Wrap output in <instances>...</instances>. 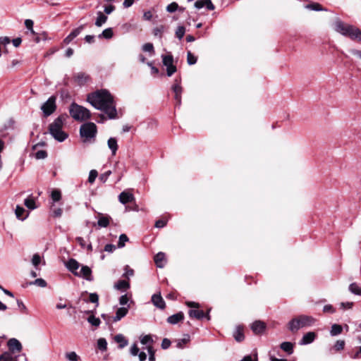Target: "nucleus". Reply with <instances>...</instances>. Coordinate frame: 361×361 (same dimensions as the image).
Here are the masks:
<instances>
[{"instance_id": "nucleus-62", "label": "nucleus", "mask_w": 361, "mask_h": 361, "mask_svg": "<svg viewBox=\"0 0 361 361\" xmlns=\"http://www.w3.org/2000/svg\"><path fill=\"white\" fill-rule=\"evenodd\" d=\"M166 73L168 76H171L176 71V67L173 65L166 67Z\"/></svg>"}, {"instance_id": "nucleus-45", "label": "nucleus", "mask_w": 361, "mask_h": 361, "mask_svg": "<svg viewBox=\"0 0 361 361\" xmlns=\"http://www.w3.org/2000/svg\"><path fill=\"white\" fill-rule=\"evenodd\" d=\"M51 197L54 202H58L61 198V193L58 190H54L51 192Z\"/></svg>"}, {"instance_id": "nucleus-7", "label": "nucleus", "mask_w": 361, "mask_h": 361, "mask_svg": "<svg viewBox=\"0 0 361 361\" xmlns=\"http://www.w3.org/2000/svg\"><path fill=\"white\" fill-rule=\"evenodd\" d=\"M56 97L55 96H51L42 105L41 110L45 117L51 115L56 111Z\"/></svg>"}, {"instance_id": "nucleus-27", "label": "nucleus", "mask_w": 361, "mask_h": 361, "mask_svg": "<svg viewBox=\"0 0 361 361\" xmlns=\"http://www.w3.org/2000/svg\"><path fill=\"white\" fill-rule=\"evenodd\" d=\"M108 18L102 11L97 13V18L95 21V25L97 27H101L107 20Z\"/></svg>"}, {"instance_id": "nucleus-23", "label": "nucleus", "mask_w": 361, "mask_h": 361, "mask_svg": "<svg viewBox=\"0 0 361 361\" xmlns=\"http://www.w3.org/2000/svg\"><path fill=\"white\" fill-rule=\"evenodd\" d=\"M154 262L157 267L162 268L164 266V261L165 259V255L164 252H159L154 256Z\"/></svg>"}, {"instance_id": "nucleus-3", "label": "nucleus", "mask_w": 361, "mask_h": 361, "mask_svg": "<svg viewBox=\"0 0 361 361\" xmlns=\"http://www.w3.org/2000/svg\"><path fill=\"white\" fill-rule=\"evenodd\" d=\"M335 30L353 40L361 41V30L353 25L345 24L341 20L336 21Z\"/></svg>"}, {"instance_id": "nucleus-11", "label": "nucleus", "mask_w": 361, "mask_h": 361, "mask_svg": "<svg viewBox=\"0 0 361 361\" xmlns=\"http://www.w3.org/2000/svg\"><path fill=\"white\" fill-rule=\"evenodd\" d=\"M66 268L71 271L75 276L78 275V269L80 267L79 262L75 259H70L66 263Z\"/></svg>"}, {"instance_id": "nucleus-6", "label": "nucleus", "mask_w": 361, "mask_h": 361, "mask_svg": "<svg viewBox=\"0 0 361 361\" xmlns=\"http://www.w3.org/2000/svg\"><path fill=\"white\" fill-rule=\"evenodd\" d=\"M97 133V126L92 122L82 124L80 128V135L83 142H93Z\"/></svg>"}, {"instance_id": "nucleus-35", "label": "nucleus", "mask_w": 361, "mask_h": 361, "mask_svg": "<svg viewBox=\"0 0 361 361\" xmlns=\"http://www.w3.org/2000/svg\"><path fill=\"white\" fill-rule=\"evenodd\" d=\"M162 61H163V64L166 67L173 65V59L171 55L162 56Z\"/></svg>"}, {"instance_id": "nucleus-31", "label": "nucleus", "mask_w": 361, "mask_h": 361, "mask_svg": "<svg viewBox=\"0 0 361 361\" xmlns=\"http://www.w3.org/2000/svg\"><path fill=\"white\" fill-rule=\"evenodd\" d=\"M113 30L112 28L109 27L102 31V32L99 35V38H105V39H111L113 37Z\"/></svg>"}, {"instance_id": "nucleus-64", "label": "nucleus", "mask_w": 361, "mask_h": 361, "mask_svg": "<svg viewBox=\"0 0 361 361\" xmlns=\"http://www.w3.org/2000/svg\"><path fill=\"white\" fill-rule=\"evenodd\" d=\"M240 361H257V355L255 357H252L251 355L245 356Z\"/></svg>"}, {"instance_id": "nucleus-8", "label": "nucleus", "mask_w": 361, "mask_h": 361, "mask_svg": "<svg viewBox=\"0 0 361 361\" xmlns=\"http://www.w3.org/2000/svg\"><path fill=\"white\" fill-rule=\"evenodd\" d=\"M151 301L156 307L160 310H164L166 307L165 301L161 297L160 292L152 295Z\"/></svg>"}, {"instance_id": "nucleus-25", "label": "nucleus", "mask_w": 361, "mask_h": 361, "mask_svg": "<svg viewBox=\"0 0 361 361\" xmlns=\"http://www.w3.org/2000/svg\"><path fill=\"white\" fill-rule=\"evenodd\" d=\"M190 341V336L189 334H185L184 338L176 341V347L180 349L185 348V345Z\"/></svg>"}, {"instance_id": "nucleus-20", "label": "nucleus", "mask_w": 361, "mask_h": 361, "mask_svg": "<svg viewBox=\"0 0 361 361\" xmlns=\"http://www.w3.org/2000/svg\"><path fill=\"white\" fill-rule=\"evenodd\" d=\"M114 341L118 344V348L122 349L128 345V341L123 334H117L114 336Z\"/></svg>"}, {"instance_id": "nucleus-13", "label": "nucleus", "mask_w": 361, "mask_h": 361, "mask_svg": "<svg viewBox=\"0 0 361 361\" xmlns=\"http://www.w3.org/2000/svg\"><path fill=\"white\" fill-rule=\"evenodd\" d=\"M77 276L82 277L89 281H92L93 280L92 270L87 266H82L80 271L78 272V275Z\"/></svg>"}, {"instance_id": "nucleus-32", "label": "nucleus", "mask_w": 361, "mask_h": 361, "mask_svg": "<svg viewBox=\"0 0 361 361\" xmlns=\"http://www.w3.org/2000/svg\"><path fill=\"white\" fill-rule=\"evenodd\" d=\"M349 290L355 295H361V288L356 283L350 284Z\"/></svg>"}, {"instance_id": "nucleus-33", "label": "nucleus", "mask_w": 361, "mask_h": 361, "mask_svg": "<svg viewBox=\"0 0 361 361\" xmlns=\"http://www.w3.org/2000/svg\"><path fill=\"white\" fill-rule=\"evenodd\" d=\"M65 357L69 361H80V357L73 351L66 353Z\"/></svg>"}, {"instance_id": "nucleus-40", "label": "nucleus", "mask_w": 361, "mask_h": 361, "mask_svg": "<svg viewBox=\"0 0 361 361\" xmlns=\"http://www.w3.org/2000/svg\"><path fill=\"white\" fill-rule=\"evenodd\" d=\"M128 241V238L126 234H121L119 236L118 247L121 248L125 246V243Z\"/></svg>"}, {"instance_id": "nucleus-38", "label": "nucleus", "mask_w": 361, "mask_h": 361, "mask_svg": "<svg viewBox=\"0 0 361 361\" xmlns=\"http://www.w3.org/2000/svg\"><path fill=\"white\" fill-rule=\"evenodd\" d=\"M0 361H16L11 353L5 352L0 355Z\"/></svg>"}, {"instance_id": "nucleus-44", "label": "nucleus", "mask_w": 361, "mask_h": 361, "mask_svg": "<svg viewBox=\"0 0 361 361\" xmlns=\"http://www.w3.org/2000/svg\"><path fill=\"white\" fill-rule=\"evenodd\" d=\"M197 57L194 56L190 51L187 54V62L189 65H194L197 62Z\"/></svg>"}, {"instance_id": "nucleus-14", "label": "nucleus", "mask_w": 361, "mask_h": 361, "mask_svg": "<svg viewBox=\"0 0 361 361\" xmlns=\"http://www.w3.org/2000/svg\"><path fill=\"white\" fill-rule=\"evenodd\" d=\"M8 347L11 352L17 351L20 352L22 350V345L20 342L16 338H11L7 343Z\"/></svg>"}, {"instance_id": "nucleus-46", "label": "nucleus", "mask_w": 361, "mask_h": 361, "mask_svg": "<svg viewBox=\"0 0 361 361\" xmlns=\"http://www.w3.org/2000/svg\"><path fill=\"white\" fill-rule=\"evenodd\" d=\"M307 8L316 11H323L322 6L319 3H312L308 4Z\"/></svg>"}, {"instance_id": "nucleus-60", "label": "nucleus", "mask_w": 361, "mask_h": 361, "mask_svg": "<svg viewBox=\"0 0 361 361\" xmlns=\"http://www.w3.org/2000/svg\"><path fill=\"white\" fill-rule=\"evenodd\" d=\"M139 348L137 347V344L136 343H134L130 349V354L133 355V356H136L137 355L138 353H139Z\"/></svg>"}, {"instance_id": "nucleus-55", "label": "nucleus", "mask_w": 361, "mask_h": 361, "mask_svg": "<svg viewBox=\"0 0 361 361\" xmlns=\"http://www.w3.org/2000/svg\"><path fill=\"white\" fill-rule=\"evenodd\" d=\"M134 274L133 269H130L129 266L126 265L125 267V273L123 274V277L129 278L130 276H133Z\"/></svg>"}, {"instance_id": "nucleus-53", "label": "nucleus", "mask_w": 361, "mask_h": 361, "mask_svg": "<svg viewBox=\"0 0 361 361\" xmlns=\"http://www.w3.org/2000/svg\"><path fill=\"white\" fill-rule=\"evenodd\" d=\"M85 27V25H82L80 26H79L78 27L74 29L71 33L70 35L73 37H76L78 35H80V33L82 32V30L84 29Z\"/></svg>"}, {"instance_id": "nucleus-63", "label": "nucleus", "mask_w": 361, "mask_h": 361, "mask_svg": "<svg viewBox=\"0 0 361 361\" xmlns=\"http://www.w3.org/2000/svg\"><path fill=\"white\" fill-rule=\"evenodd\" d=\"M111 171H107L100 176L99 179L101 180V181L104 183L106 181V180L108 179V178L111 175Z\"/></svg>"}, {"instance_id": "nucleus-24", "label": "nucleus", "mask_w": 361, "mask_h": 361, "mask_svg": "<svg viewBox=\"0 0 361 361\" xmlns=\"http://www.w3.org/2000/svg\"><path fill=\"white\" fill-rule=\"evenodd\" d=\"M107 145L109 148L111 149L112 155H115L118 150L117 140L114 137H110L108 140Z\"/></svg>"}, {"instance_id": "nucleus-61", "label": "nucleus", "mask_w": 361, "mask_h": 361, "mask_svg": "<svg viewBox=\"0 0 361 361\" xmlns=\"http://www.w3.org/2000/svg\"><path fill=\"white\" fill-rule=\"evenodd\" d=\"M204 5L206 6L207 9L209 11H213L215 9L214 5L212 4L211 0H204Z\"/></svg>"}, {"instance_id": "nucleus-36", "label": "nucleus", "mask_w": 361, "mask_h": 361, "mask_svg": "<svg viewBox=\"0 0 361 361\" xmlns=\"http://www.w3.org/2000/svg\"><path fill=\"white\" fill-rule=\"evenodd\" d=\"M140 343L143 345H147L148 343L152 345L154 343V341L151 335H145L140 337Z\"/></svg>"}, {"instance_id": "nucleus-9", "label": "nucleus", "mask_w": 361, "mask_h": 361, "mask_svg": "<svg viewBox=\"0 0 361 361\" xmlns=\"http://www.w3.org/2000/svg\"><path fill=\"white\" fill-rule=\"evenodd\" d=\"M189 317L191 318H195L197 319H202L203 318H207L208 320L210 319V316L209 312L204 313L203 310H190L188 311Z\"/></svg>"}, {"instance_id": "nucleus-43", "label": "nucleus", "mask_w": 361, "mask_h": 361, "mask_svg": "<svg viewBox=\"0 0 361 361\" xmlns=\"http://www.w3.org/2000/svg\"><path fill=\"white\" fill-rule=\"evenodd\" d=\"M185 32V28L182 25L178 26L176 30V36L179 39H181L183 37Z\"/></svg>"}, {"instance_id": "nucleus-16", "label": "nucleus", "mask_w": 361, "mask_h": 361, "mask_svg": "<svg viewBox=\"0 0 361 361\" xmlns=\"http://www.w3.org/2000/svg\"><path fill=\"white\" fill-rule=\"evenodd\" d=\"M118 200L121 203L126 204L132 202L135 200V197L132 193L123 191L119 195Z\"/></svg>"}, {"instance_id": "nucleus-37", "label": "nucleus", "mask_w": 361, "mask_h": 361, "mask_svg": "<svg viewBox=\"0 0 361 361\" xmlns=\"http://www.w3.org/2000/svg\"><path fill=\"white\" fill-rule=\"evenodd\" d=\"M24 204L26 207L30 209H34L36 208L35 200L32 197H27L25 200Z\"/></svg>"}, {"instance_id": "nucleus-22", "label": "nucleus", "mask_w": 361, "mask_h": 361, "mask_svg": "<svg viewBox=\"0 0 361 361\" xmlns=\"http://www.w3.org/2000/svg\"><path fill=\"white\" fill-rule=\"evenodd\" d=\"M233 337L235 340L238 342H241L244 340L245 336L243 334V328L240 326H238L234 332H233Z\"/></svg>"}, {"instance_id": "nucleus-26", "label": "nucleus", "mask_w": 361, "mask_h": 361, "mask_svg": "<svg viewBox=\"0 0 361 361\" xmlns=\"http://www.w3.org/2000/svg\"><path fill=\"white\" fill-rule=\"evenodd\" d=\"M280 348L288 355H291L293 353V344L290 342H283L280 345Z\"/></svg>"}, {"instance_id": "nucleus-4", "label": "nucleus", "mask_w": 361, "mask_h": 361, "mask_svg": "<svg viewBox=\"0 0 361 361\" xmlns=\"http://www.w3.org/2000/svg\"><path fill=\"white\" fill-rule=\"evenodd\" d=\"M315 322V319L311 316L300 315L293 318L288 323V329L292 332H295L300 329L310 326Z\"/></svg>"}, {"instance_id": "nucleus-15", "label": "nucleus", "mask_w": 361, "mask_h": 361, "mask_svg": "<svg viewBox=\"0 0 361 361\" xmlns=\"http://www.w3.org/2000/svg\"><path fill=\"white\" fill-rule=\"evenodd\" d=\"M184 314L183 312H178L176 314H174L170 317H169L166 319L167 322L170 324H177L178 323L183 322L184 319Z\"/></svg>"}, {"instance_id": "nucleus-54", "label": "nucleus", "mask_w": 361, "mask_h": 361, "mask_svg": "<svg viewBox=\"0 0 361 361\" xmlns=\"http://www.w3.org/2000/svg\"><path fill=\"white\" fill-rule=\"evenodd\" d=\"M47 157V152L45 150H39L35 153V158L37 159H45Z\"/></svg>"}, {"instance_id": "nucleus-47", "label": "nucleus", "mask_w": 361, "mask_h": 361, "mask_svg": "<svg viewBox=\"0 0 361 361\" xmlns=\"http://www.w3.org/2000/svg\"><path fill=\"white\" fill-rule=\"evenodd\" d=\"M89 301L95 303L96 306L99 305V295L96 293H90Z\"/></svg>"}, {"instance_id": "nucleus-2", "label": "nucleus", "mask_w": 361, "mask_h": 361, "mask_svg": "<svg viewBox=\"0 0 361 361\" xmlns=\"http://www.w3.org/2000/svg\"><path fill=\"white\" fill-rule=\"evenodd\" d=\"M65 119V116L61 115L57 117L49 126V133L56 140L59 142L64 141L68 136V134L62 130Z\"/></svg>"}, {"instance_id": "nucleus-5", "label": "nucleus", "mask_w": 361, "mask_h": 361, "mask_svg": "<svg viewBox=\"0 0 361 361\" xmlns=\"http://www.w3.org/2000/svg\"><path fill=\"white\" fill-rule=\"evenodd\" d=\"M70 115L75 121H82L87 120L91 116V113L87 108L73 102L69 107Z\"/></svg>"}, {"instance_id": "nucleus-57", "label": "nucleus", "mask_w": 361, "mask_h": 361, "mask_svg": "<svg viewBox=\"0 0 361 361\" xmlns=\"http://www.w3.org/2000/svg\"><path fill=\"white\" fill-rule=\"evenodd\" d=\"M164 25H161L159 27H157L154 28L153 34L155 36H159L161 37V34L164 32Z\"/></svg>"}, {"instance_id": "nucleus-30", "label": "nucleus", "mask_w": 361, "mask_h": 361, "mask_svg": "<svg viewBox=\"0 0 361 361\" xmlns=\"http://www.w3.org/2000/svg\"><path fill=\"white\" fill-rule=\"evenodd\" d=\"M25 212V209L23 207H20L19 205H17L15 214L16 217L20 220H24L26 219L27 214L26 216H24V213Z\"/></svg>"}, {"instance_id": "nucleus-21", "label": "nucleus", "mask_w": 361, "mask_h": 361, "mask_svg": "<svg viewBox=\"0 0 361 361\" xmlns=\"http://www.w3.org/2000/svg\"><path fill=\"white\" fill-rule=\"evenodd\" d=\"M89 78V75L82 72L78 73L74 76L75 81L80 85L86 83Z\"/></svg>"}, {"instance_id": "nucleus-29", "label": "nucleus", "mask_w": 361, "mask_h": 361, "mask_svg": "<svg viewBox=\"0 0 361 361\" xmlns=\"http://www.w3.org/2000/svg\"><path fill=\"white\" fill-rule=\"evenodd\" d=\"M114 288L117 290H126L130 288V283L125 280H119L115 283Z\"/></svg>"}, {"instance_id": "nucleus-58", "label": "nucleus", "mask_w": 361, "mask_h": 361, "mask_svg": "<svg viewBox=\"0 0 361 361\" xmlns=\"http://www.w3.org/2000/svg\"><path fill=\"white\" fill-rule=\"evenodd\" d=\"M171 341L169 338H165L162 340L161 346L162 349L166 350L171 346Z\"/></svg>"}, {"instance_id": "nucleus-18", "label": "nucleus", "mask_w": 361, "mask_h": 361, "mask_svg": "<svg viewBox=\"0 0 361 361\" xmlns=\"http://www.w3.org/2000/svg\"><path fill=\"white\" fill-rule=\"evenodd\" d=\"M172 90L175 93V99L176 101V105H178L180 106V103H181V93H182V87L180 85V84L178 82H176L173 86H172Z\"/></svg>"}, {"instance_id": "nucleus-51", "label": "nucleus", "mask_w": 361, "mask_h": 361, "mask_svg": "<svg viewBox=\"0 0 361 361\" xmlns=\"http://www.w3.org/2000/svg\"><path fill=\"white\" fill-rule=\"evenodd\" d=\"M142 50L144 51L150 52V53H152V54L154 53V46H153V44L152 43H146V44H145L142 46Z\"/></svg>"}, {"instance_id": "nucleus-19", "label": "nucleus", "mask_w": 361, "mask_h": 361, "mask_svg": "<svg viewBox=\"0 0 361 361\" xmlns=\"http://www.w3.org/2000/svg\"><path fill=\"white\" fill-rule=\"evenodd\" d=\"M128 312V307H120L116 310V315L112 318L114 322H116L124 317Z\"/></svg>"}, {"instance_id": "nucleus-12", "label": "nucleus", "mask_w": 361, "mask_h": 361, "mask_svg": "<svg viewBox=\"0 0 361 361\" xmlns=\"http://www.w3.org/2000/svg\"><path fill=\"white\" fill-rule=\"evenodd\" d=\"M111 221V217L109 215H104L102 213H98L97 225L99 228H106Z\"/></svg>"}, {"instance_id": "nucleus-10", "label": "nucleus", "mask_w": 361, "mask_h": 361, "mask_svg": "<svg viewBox=\"0 0 361 361\" xmlns=\"http://www.w3.org/2000/svg\"><path fill=\"white\" fill-rule=\"evenodd\" d=\"M251 329L255 334H262L266 329V324L262 321H255L252 324Z\"/></svg>"}, {"instance_id": "nucleus-39", "label": "nucleus", "mask_w": 361, "mask_h": 361, "mask_svg": "<svg viewBox=\"0 0 361 361\" xmlns=\"http://www.w3.org/2000/svg\"><path fill=\"white\" fill-rule=\"evenodd\" d=\"M30 285H35L42 288H44L47 286V283L46 281L43 279H37L34 281L30 283Z\"/></svg>"}, {"instance_id": "nucleus-1", "label": "nucleus", "mask_w": 361, "mask_h": 361, "mask_svg": "<svg viewBox=\"0 0 361 361\" xmlns=\"http://www.w3.org/2000/svg\"><path fill=\"white\" fill-rule=\"evenodd\" d=\"M87 101L95 109L102 111L109 119L117 116L116 104L113 96L106 89L97 90L87 94Z\"/></svg>"}, {"instance_id": "nucleus-59", "label": "nucleus", "mask_w": 361, "mask_h": 361, "mask_svg": "<svg viewBox=\"0 0 361 361\" xmlns=\"http://www.w3.org/2000/svg\"><path fill=\"white\" fill-rule=\"evenodd\" d=\"M17 304L22 313L27 314V309L22 300H17Z\"/></svg>"}, {"instance_id": "nucleus-52", "label": "nucleus", "mask_w": 361, "mask_h": 361, "mask_svg": "<svg viewBox=\"0 0 361 361\" xmlns=\"http://www.w3.org/2000/svg\"><path fill=\"white\" fill-rule=\"evenodd\" d=\"M41 262V257L39 254H35L32 259V264L37 268Z\"/></svg>"}, {"instance_id": "nucleus-17", "label": "nucleus", "mask_w": 361, "mask_h": 361, "mask_svg": "<svg viewBox=\"0 0 361 361\" xmlns=\"http://www.w3.org/2000/svg\"><path fill=\"white\" fill-rule=\"evenodd\" d=\"M316 338V334L314 332L310 331L305 334L302 339L300 341V345H307L312 343Z\"/></svg>"}, {"instance_id": "nucleus-50", "label": "nucleus", "mask_w": 361, "mask_h": 361, "mask_svg": "<svg viewBox=\"0 0 361 361\" xmlns=\"http://www.w3.org/2000/svg\"><path fill=\"white\" fill-rule=\"evenodd\" d=\"M178 8V4L176 2H172L166 6V11L169 13H173Z\"/></svg>"}, {"instance_id": "nucleus-56", "label": "nucleus", "mask_w": 361, "mask_h": 361, "mask_svg": "<svg viewBox=\"0 0 361 361\" xmlns=\"http://www.w3.org/2000/svg\"><path fill=\"white\" fill-rule=\"evenodd\" d=\"M33 21L30 19L25 20V27L31 32L32 34H35V31L33 30Z\"/></svg>"}, {"instance_id": "nucleus-41", "label": "nucleus", "mask_w": 361, "mask_h": 361, "mask_svg": "<svg viewBox=\"0 0 361 361\" xmlns=\"http://www.w3.org/2000/svg\"><path fill=\"white\" fill-rule=\"evenodd\" d=\"M87 322L94 326H99L101 323L100 319L93 315H91L87 318Z\"/></svg>"}, {"instance_id": "nucleus-28", "label": "nucleus", "mask_w": 361, "mask_h": 361, "mask_svg": "<svg viewBox=\"0 0 361 361\" xmlns=\"http://www.w3.org/2000/svg\"><path fill=\"white\" fill-rule=\"evenodd\" d=\"M343 331V327L340 324H334L331 326L330 334L332 336L339 335Z\"/></svg>"}, {"instance_id": "nucleus-42", "label": "nucleus", "mask_w": 361, "mask_h": 361, "mask_svg": "<svg viewBox=\"0 0 361 361\" xmlns=\"http://www.w3.org/2000/svg\"><path fill=\"white\" fill-rule=\"evenodd\" d=\"M147 350L149 353V361H155V351L152 345L147 346Z\"/></svg>"}, {"instance_id": "nucleus-34", "label": "nucleus", "mask_w": 361, "mask_h": 361, "mask_svg": "<svg viewBox=\"0 0 361 361\" xmlns=\"http://www.w3.org/2000/svg\"><path fill=\"white\" fill-rule=\"evenodd\" d=\"M97 347L102 351H105L107 349V342L104 338H100L97 340Z\"/></svg>"}, {"instance_id": "nucleus-49", "label": "nucleus", "mask_w": 361, "mask_h": 361, "mask_svg": "<svg viewBox=\"0 0 361 361\" xmlns=\"http://www.w3.org/2000/svg\"><path fill=\"white\" fill-rule=\"evenodd\" d=\"M98 176V173L96 170L93 169L90 171L88 182L90 183H93Z\"/></svg>"}, {"instance_id": "nucleus-48", "label": "nucleus", "mask_w": 361, "mask_h": 361, "mask_svg": "<svg viewBox=\"0 0 361 361\" xmlns=\"http://www.w3.org/2000/svg\"><path fill=\"white\" fill-rule=\"evenodd\" d=\"M345 346V341L343 340H338L336 342L334 348L336 351L342 350Z\"/></svg>"}]
</instances>
